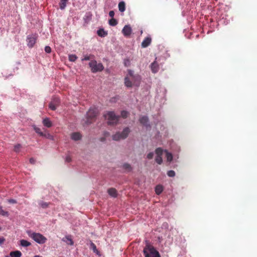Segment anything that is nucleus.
Masks as SVG:
<instances>
[{
	"instance_id": "nucleus-1",
	"label": "nucleus",
	"mask_w": 257,
	"mask_h": 257,
	"mask_svg": "<svg viewBox=\"0 0 257 257\" xmlns=\"http://www.w3.org/2000/svg\"><path fill=\"white\" fill-rule=\"evenodd\" d=\"M145 257H160L159 252L152 245L147 244L143 249Z\"/></svg>"
},
{
	"instance_id": "nucleus-2",
	"label": "nucleus",
	"mask_w": 257,
	"mask_h": 257,
	"mask_svg": "<svg viewBox=\"0 0 257 257\" xmlns=\"http://www.w3.org/2000/svg\"><path fill=\"white\" fill-rule=\"evenodd\" d=\"M98 114V110L95 107H90L86 114L87 124H90L96 120V118Z\"/></svg>"
},
{
	"instance_id": "nucleus-3",
	"label": "nucleus",
	"mask_w": 257,
	"mask_h": 257,
	"mask_svg": "<svg viewBox=\"0 0 257 257\" xmlns=\"http://www.w3.org/2000/svg\"><path fill=\"white\" fill-rule=\"evenodd\" d=\"M131 130L129 127H125L121 132H118L113 135L112 137V139L114 141H118L121 140H124L126 139L128 134H130Z\"/></svg>"
},
{
	"instance_id": "nucleus-4",
	"label": "nucleus",
	"mask_w": 257,
	"mask_h": 257,
	"mask_svg": "<svg viewBox=\"0 0 257 257\" xmlns=\"http://www.w3.org/2000/svg\"><path fill=\"white\" fill-rule=\"evenodd\" d=\"M103 116L108 120V123L112 125L116 124L119 118V116L116 115L113 111H107Z\"/></svg>"
},
{
	"instance_id": "nucleus-5",
	"label": "nucleus",
	"mask_w": 257,
	"mask_h": 257,
	"mask_svg": "<svg viewBox=\"0 0 257 257\" xmlns=\"http://www.w3.org/2000/svg\"><path fill=\"white\" fill-rule=\"evenodd\" d=\"M89 66L91 68V71L92 73H96L97 72H101L104 69V66L101 63H97L95 60H91L89 63Z\"/></svg>"
},
{
	"instance_id": "nucleus-6",
	"label": "nucleus",
	"mask_w": 257,
	"mask_h": 257,
	"mask_svg": "<svg viewBox=\"0 0 257 257\" xmlns=\"http://www.w3.org/2000/svg\"><path fill=\"white\" fill-rule=\"evenodd\" d=\"M29 236L39 244L45 243L47 238L43 235L39 233L33 232L29 234Z\"/></svg>"
},
{
	"instance_id": "nucleus-7",
	"label": "nucleus",
	"mask_w": 257,
	"mask_h": 257,
	"mask_svg": "<svg viewBox=\"0 0 257 257\" xmlns=\"http://www.w3.org/2000/svg\"><path fill=\"white\" fill-rule=\"evenodd\" d=\"M128 75L133 82V85L139 86L141 82V78L139 74H135L134 72L132 70H128Z\"/></svg>"
},
{
	"instance_id": "nucleus-8",
	"label": "nucleus",
	"mask_w": 257,
	"mask_h": 257,
	"mask_svg": "<svg viewBox=\"0 0 257 257\" xmlns=\"http://www.w3.org/2000/svg\"><path fill=\"white\" fill-rule=\"evenodd\" d=\"M59 98L58 97H55L53 98L51 101L49 103V108L52 110H55L56 109L57 107L59 105Z\"/></svg>"
},
{
	"instance_id": "nucleus-9",
	"label": "nucleus",
	"mask_w": 257,
	"mask_h": 257,
	"mask_svg": "<svg viewBox=\"0 0 257 257\" xmlns=\"http://www.w3.org/2000/svg\"><path fill=\"white\" fill-rule=\"evenodd\" d=\"M27 41L28 43V46L30 48H32L36 43V37L35 36H29L27 37Z\"/></svg>"
},
{
	"instance_id": "nucleus-10",
	"label": "nucleus",
	"mask_w": 257,
	"mask_h": 257,
	"mask_svg": "<svg viewBox=\"0 0 257 257\" xmlns=\"http://www.w3.org/2000/svg\"><path fill=\"white\" fill-rule=\"evenodd\" d=\"M132 31L131 27L128 25H125L122 30V33L124 36L128 37L131 34Z\"/></svg>"
},
{
	"instance_id": "nucleus-11",
	"label": "nucleus",
	"mask_w": 257,
	"mask_h": 257,
	"mask_svg": "<svg viewBox=\"0 0 257 257\" xmlns=\"http://www.w3.org/2000/svg\"><path fill=\"white\" fill-rule=\"evenodd\" d=\"M152 39L150 37H147L145 38L141 44L142 48H146L148 47L151 43Z\"/></svg>"
},
{
	"instance_id": "nucleus-12",
	"label": "nucleus",
	"mask_w": 257,
	"mask_h": 257,
	"mask_svg": "<svg viewBox=\"0 0 257 257\" xmlns=\"http://www.w3.org/2000/svg\"><path fill=\"white\" fill-rule=\"evenodd\" d=\"M150 67L151 71L153 73H156L158 72L159 70V64L156 61H155L151 64Z\"/></svg>"
},
{
	"instance_id": "nucleus-13",
	"label": "nucleus",
	"mask_w": 257,
	"mask_h": 257,
	"mask_svg": "<svg viewBox=\"0 0 257 257\" xmlns=\"http://www.w3.org/2000/svg\"><path fill=\"white\" fill-rule=\"evenodd\" d=\"M131 79V78L128 73L126 76L124 78V85L127 87L131 88L133 86V82Z\"/></svg>"
},
{
	"instance_id": "nucleus-14",
	"label": "nucleus",
	"mask_w": 257,
	"mask_h": 257,
	"mask_svg": "<svg viewBox=\"0 0 257 257\" xmlns=\"http://www.w3.org/2000/svg\"><path fill=\"white\" fill-rule=\"evenodd\" d=\"M139 121L142 124L146 126L148 125V123L149 122V118L147 116H143L141 117Z\"/></svg>"
},
{
	"instance_id": "nucleus-15",
	"label": "nucleus",
	"mask_w": 257,
	"mask_h": 257,
	"mask_svg": "<svg viewBox=\"0 0 257 257\" xmlns=\"http://www.w3.org/2000/svg\"><path fill=\"white\" fill-rule=\"evenodd\" d=\"M107 192L108 194L112 197H116L117 193L116 190L114 188H111L108 189Z\"/></svg>"
},
{
	"instance_id": "nucleus-16",
	"label": "nucleus",
	"mask_w": 257,
	"mask_h": 257,
	"mask_svg": "<svg viewBox=\"0 0 257 257\" xmlns=\"http://www.w3.org/2000/svg\"><path fill=\"white\" fill-rule=\"evenodd\" d=\"M62 240L66 242L68 244L73 245L74 244V242L70 235L66 236L62 239Z\"/></svg>"
},
{
	"instance_id": "nucleus-17",
	"label": "nucleus",
	"mask_w": 257,
	"mask_h": 257,
	"mask_svg": "<svg viewBox=\"0 0 257 257\" xmlns=\"http://www.w3.org/2000/svg\"><path fill=\"white\" fill-rule=\"evenodd\" d=\"M71 138L74 141H78L81 139V135L79 133H73L71 134Z\"/></svg>"
},
{
	"instance_id": "nucleus-18",
	"label": "nucleus",
	"mask_w": 257,
	"mask_h": 257,
	"mask_svg": "<svg viewBox=\"0 0 257 257\" xmlns=\"http://www.w3.org/2000/svg\"><path fill=\"white\" fill-rule=\"evenodd\" d=\"M43 124L47 127H50L52 126V123L48 118H45L43 120Z\"/></svg>"
},
{
	"instance_id": "nucleus-19",
	"label": "nucleus",
	"mask_w": 257,
	"mask_h": 257,
	"mask_svg": "<svg viewBox=\"0 0 257 257\" xmlns=\"http://www.w3.org/2000/svg\"><path fill=\"white\" fill-rule=\"evenodd\" d=\"M10 254L12 257H21L22 256V253L19 250L11 251Z\"/></svg>"
},
{
	"instance_id": "nucleus-20",
	"label": "nucleus",
	"mask_w": 257,
	"mask_h": 257,
	"mask_svg": "<svg viewBox=\"0 0 257 257\" xmlns=\"http://www.w3.org/2000/svg\"><path fill=\"white\" fill-rule=\"evenodd\" d=\"M118 9L121 12H123L125 10V4L124 2H120L118 4Z\"/></svg>"
},
{
	"instance_id": "nucleus-21",
	"label": "nucleus",
	"mask_w": 257,
	"mask_h": 257,
	"mask_svg": "<svg viewBox=\"0 0 257 257\" xmlns=\"http://www.w3.org/2000/svg\"><path fill=\"white\" fill-rule=\"evenodd\" d=\"M163 190V187L161 185H158L155 188V192L157 195L160 194Z\"/></svg>"
},
{
	"instance_id": "nucleus-22",
	"label": "nucleus",
	"mask_w": 257,
	"mask_h": 257,
	"mask_svg": "<svg viewBox=\"0 0 257 257\" xmlns=\"http://www.w3.org/2000/svg\"><path fill=\"white\" fill-rule=\"evenodd\" d=\"M90 249H91L95 253L97 254H99V251L98 250V249L96 248V245L92 242L90 243Z\"/></svg>"
},
{
	"instance_id": "nucleus-23",
	"label": "nucleus",
	"mask_w": 257,
	"mask_h": 257,
	"mask_svg": "<svg viewBox=\"0 0 257 257\" xmlns=\"http://www.w3.org/2000/svg\"><path fill=\"white\" fill-rule=\"evenodd\" d=\"M68 0H60L59 7L61 10H64L66 7V3Z\"/></svg>"
},
{
	"instance_id": "nucleus-24",
	"label": "nucleus",
	"mask_w": 257,
	"mask_h": 257,
	"mask_svg": "<svg viewBox=\"0 0 257 257\" xmlns=\"http://www.w3.org/2000/svg\"><path fill=\"white\" fill-rule=\"evenodd\" d=\"M33 127L36 133L39 134L41 137L44 136V133L41 131V130L40 128L37 127L35 125H33Z\"/></svg>"
},
{
	"instance_id": "nucleus-25",
	"label": "nucleus",
	"mask_w": 257,
	"mask_h": 257,
	"mask_svg": "<svg viewBox=\"0 0 257 257\" xmlns=\"http://www.w3.org/2000/svg\"><path fill=\"white\" fill-rule=\"evenodd\" d=\"M94 58V56L93 55H92V54L86 55L84 56V57L83 58H82L81 61H87V60H89L92 59H93Z\"/></svg>"
},
{
	"instance_id": "nucleus-26",
	"label": "nucleus",
	"mask_w": 257,
	"mask_h": 257,
	"mask_svg": "<svg viewBox=\"0 0 257 257\" xmlns=\"http://www.w3.org/2000/svg\"><path fill=\"white\" fill-rule=\"evenodd\" d=\"M98 35L100 37H105L107 35V33L104 31L103 29H101L97 31V32Z\"/></svg>"
},
{
	"instance_id": "nucleus-27",
	"label": "nucleus",
	"mask_w": 257,
	"mask_h": 257,
	"mask_svg": "<svg viewBox=\"0 0 257 257\" xmlns=\"http://www.w3.org/2000/svg\"><path fill=\"white\" fill-rule=\"evenodd\" d=\"M166 153V157L167 158V160L168 162H171L173 159V156L172 154L169 153L167 151H165Z\"/></svg>"
},
{
	"instance_id": "nucleus-28",
	"label": "nucleus",
	"mask_w": 257,
	"mask_h": 257,
	"mask_svg": "<svg viewBox=\"0 0 257 257\" xmlns=\"http://www.w3.org/2000/svg\"><path fill=\"white\" fill-rule=\"evenodd\" d=\"M163 150L161 148H158L155 150V153L157 156H162L163 153Z\"/></svg>"
},
{
	"instance_id": "nucleus-29",
	"label": "nucleus",
	"mask_w": 257,
	"mask_h": 257,
	"mask_svg": "<svg viewBox=\"0 0 257 257\" xmlns=\"http://www.w3.org/2000/svg\"><path fill=\"white\" fill-rule=\"evenodd\" d=\"M21 245L23 246H29L31 245V243L27 240L22 239L21 240Z\"/></svg>"
},
{
	"instance_id": "nucleus-30",
	"label": "nucleus",
	"mask_w": 257,
	"mask_h": 257,
	"mask_svg": "<svg viewBox=\"0 0 257 257\" xmlns=\"http://www.w3.org/2000/svg\"><path fill=\"white\" fill-rule=\"evenodd\" d=\"M77 59V57L75 54H71L68 56V59L71 62H75Z\"/></svg>"
},
{
	"instance_id": "nucleus-31",
	"label": "nucleus",
	"mask_w": 257,
	"mask_h": 257,
	"mask_svg": "<svg viewBox=\"0 0 257 257\" xmlns=\"http://www.w3.org/2000/svg\"><path fill=\"white\" fill-rule=\"evenodd\" d=\"M109 24L112 26H115L117 24V21L114 18H111L109 20Z\"/></svg>"
},
{
	"instance_id": "nucleus-32",
	"label": "nucleus",
	"mask_w": 257,
	"mask_h": 257,
	"mask_svg": "<svg viewBox=\"0 0 257 257\" xmlns=\"http://www.w3.org/2000/svg\"><path fill=\"white\" fill-rule=\"evenodd\" d=\"M0 214L7 216L9 215V213L8 211L4 210L2 206H0Z\"/></svg>"
},
{
	"instance_id": "nucleus-33",
	"label": "nucleus",
	"mask_w": 257,
	"mask_h": 257,
	"mask_svg": "<svg viewBox=\"0 0 257 257\" xmlns=\"http://www.w3.org/2000/svg\"><path fill=\"white\" fill-rule=\"evenodd\" d=\"M22 148V146L21 144H17L14 146V151L18 153L20 152V149Z\"/></svg>"
},
{
	"instance_id": "nucleus-34",
	"label": "nucleus",
	"mask_w": 257,
	"mask_h": 257,
	"mask_svg": "<svg viewBox=\"0 0 257 257\" xmlns=\"http://www.w3.org/2000/svg\"><path fill=\"white\" fill-rule=\"evenodd\" d=\"M155 161L158 164H161L163 162L162 156H156Z\"/></svg>"
},
{
	"instance_id": "nucleus-35",
	"label": "nucleus",
	"mask_w": 257,
	"mask_h": 257,
	"mask_svg": "<svg viewBox=\"0 0 257 257\" xmlns=\"http://www.w3.org/2000/svg\"><path fill=\"white\" fill-rule=\"evenodd\" d=\"M128 114V112L125 110H122L121 112V116L123 118L127 117Z\"/></svg>"
},
{
	"instance_id": "nucleus-36",
	"label": "nucleus",
	"mask_w": 257,
	"mask_h": 257,
	"mask_svg": "<svg viewBox=\"0 0 257 257\" xmlns=\"http://www.w3.org/2000/svg\"><path fill=\"white\" fill-rule=\"evenodd\" d=\"M123 168L124 169H125L128 171H130L132 170V167H131V165L127 163L124 164L123 165Z\"/></svg>"
},
{
	"instance_id": "nucleus-37",
	"label": "nucleus",
	"mask_w": 257,
	"mask_h": 257,
	"mask_svg": "<svg viewBox=\"0 0 257 257\" xmlns=\"http://www.w3.org/2000/svg\"><path fill=\"white\" fill-rule=\"evenodd\" d=\"M167 175L170 177H173L175 176V172L173 170H170L167 172Z\"/></svg>"
},
{
	"instance_id": "nucleus-38",
	"label": "nucleus",
	"mask_w": 257,
	"mask_h": 257,
	"mask_svg": "<svg viewBox=\"0 0 257 257\" xmlns=\"http://www.w3.org/2000/svg\"><path fill=\"white\" fill-rule=\"evenodd\" d=\"M46 138L49 139H53V136L49 133L45 134L44 133V136H43Z\"/></svg>"
},
{
	"instance_id": "nucleus-39",
	"label": "nucleus",
	"mask_w": 257,
	"mask_h": 257,
	"mask_svg": "<svg viewBox=\"0 0 257 257\" xmlns=\"http://www.w3.org/2000/svg\"><path fill=\"white\" fill-rule=\"evenodd\" d=\"M48 203H47V202H42L40 204L41 206L43 208H46L47 207H48Z\"/></svg>"
},
{
	"instance_id": "nucleus-40",
	"label": "nucleus",
	"mask_w": 257,
	"mask_h": 257,
	"mask_svg": "<svg viewBox=\"0 0 257 257\" xmlns=\"http://www.w3.org/2000/svg\"><path fill=\"white\" fill-rule=\"evenodd\" d=\"M45 51L47 53H50L51 52V48L50 47L47 46L45 48Z\"/></svg>"
},
{
	"instance_id": "nucleus-41",
	"label": "nucleus",
	"mask_w": 257,
	"mask_h": 257,
	"mask_svg": "<svg viewBox=\"0 0 257 257\" xmlns=\"http://www.w3.org/2000/svg\"><path fill=\"white\" fill-rule=\"evenodd\" d=\"M154 157V153L153 152L149 153L147 155L148 159H152Z\"/></svg>"
},
{
	"instance_id": "nucleus-42",
	"label": "nucleus",
	"mask_w": 257,
	"mask_h": 257,
	"mask_svg": "<svg viewBox=\"0 0 257 257\" xmlns=\"http://www.w3.org/2000/svg\"><path fill=\"white\" fill-rule=\"evenodd\" d=\"M72 161L71 157L70 156L68 155L66 157L65 161L67 162H70Z\"/></svg>"
},
{
	"instance_id": "nucleus-43",
	"label": "nucleus",
	"mask_w": 257,
	"mask_h": 257,
	"mask_svg": "<svg viewBox=\"0 0 257 257\" xmlns=\"http://www.w3.org/2000/svg\"><path fill=\"white\" fill-rule=\"evenodd\" d=\"M109 17H110L111 18H113V17L114 16V12L113 11H110L109 12Z\"/></svg>"
},
{
	"instance_id": "nucleus-44",
	"label": "nucleus",
	"mask_w": 257,
	"mask_h": 257,
	"mask_svg": "<svg viewBox=\"0 0 257 257\" xmlns=\"http://www.w3.org/2000/svg\"><path fill=\"white\" fill-rule=\"evenodd\" d=\"M8 202L10 203L15 204L17 203V201L15 199H11L8 200Z\"/></svg>"
},
{
	"instance_id": "nucleus-45",
	"label": "nucleus",
	"mask_w": 257,
	"mask_h": 257,
	"mask_svg": "<svg viewBox=\"0 0 257 257\" xmlns=\"http://www.w3.org/2000/svg\"><path fill=\"white\" fill-rule=\"evenodd\" d=\"M124 64L125 66H128L130 64V61L128 59L124 60Z\"/></svg>"
},
{
	"instance_id": "nucleus-46",
	"label": "nucleus",
	"mask_w": 257,
	"mask_h": 257,
	"mask_svg": "<svg viewBox=\"0 0 257 257\" xmlns=\"http://www.w3.org/2000/svg\"><path fill=\"white\" fill-rule=\"evenodd\" d=\"M92 15L90 13L87 14V15L85 16L87 19H91Z\"/></svg>"
},
{
	"instance_id": "nucleus-47",
	"label": "nucleus",
	"mask_w": 257,
	"mask_h": 257,
	"mask_svg": "<svg viewBox=\"0 0 257 257\" xmlns=\"http://www.w3.org/2000/svg\"><path fill=\"white\" fill-rule=\"evenodd\" d=\"M30 163L31 164H34L35 163V160L34 158H30Z\"/></svg>"
},
{
	"instance_id": "nucleus-48",
	"label": "nucleus",
	"mask_w": 257,
	"mask_h": 257,
	"mask_svg": "<svg viewBox=\"0 0 257 257\" xmlns=\"http://www.w3.org/2000/svg\"><path fill=\"white\" fill-rule=\"evenodd\" d=\"M5 241V239L3 237H0V245L2 244Z\"/></svg>"
},
{
	"instance_id": "nucleus-49",
	"label": "nucleus",
	"mask_w": 257,
	"mask_h": 257,
	"mask_svg": "<svg viewBox=\"0 0 257 257\" xmlns=\"http://www.w3.org/2000/svg\"><path fill=\"white\" fill-rule=\"evenodd\" d=\"M104 135L105 137H107V136H108L109 135V134L108 132H106L104 133Z\"/></svg>"
},
{
	"instance_id": "nucleus-50",
	"label": "nucleus",
	"mask_w": 257,
	"mask_h": 257,
	"mask_svg": "<svg viewBox=\"0 0 257 257\" xmlns=\"http://www.w3.org/2000/svg\"><path fill=\"white\" fill-rule=\"evenodd\" d=\"M104 140H105V139L104 138H101L100 140H101V141H104Z\"/></svg>"
}]
</instances>
